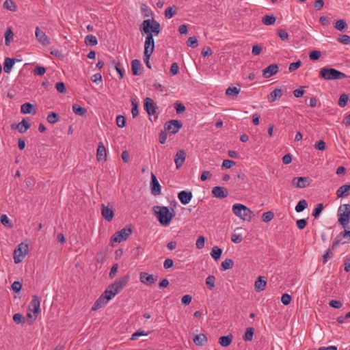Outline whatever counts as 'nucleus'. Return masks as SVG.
I'll return each mask as SVG.
<instances>
[{
  "instance_id": "1",
  "label": "nucleus",
  "mask_w": 350,
  "mask_h": 350,
  "mask_svg": "<svg viewBox=\"0 0 350 350\" xmlns=\"http://www.w3.org/2000/svg\"><path fill=\"white\" fill-rule=\"evenodd\" d=\"M154 212L161 224L167 226L174 217V213H171L167 206H155Z\"/></svg>"
},
{
  "instance_id": "2",
  "label": "nucleus",
  "mask_w": 350,
  "mask_h": 350,
  "mask_svg": "<svg viewBox=\"0 0 350 350\" xmlns=\"http://www.w3.org/2000/svg\"><path fill=\"white\" fill-rule=\"evenodd\" d=\"M232 210L233 213L243 221H250L254 216V212L242 204H234Z\"/></svg>"
},
{
  "instance_id": "3",
  "label": "nucleus",
  "mask_w": 350,
  "mask_h": 350,
  "mask_svg": "<svg viewBox=\"0 0 350 350\" xmlns=\"http://www.w3.org/2000/svg\"><path fill=\"white\" fill-rule=\"evenodd\" d=\"M319 76L325 80H336L347 78V75L335 68H323L319 72Z\"/></svg>"
},
{
  "instance_id": "4",
  "label": "nucleus",
  "mask_w": 350,
  "mask_h": 350,
  "mask_svg": "<svg viewBox=\"0 0 350 350\" xmlns=\"http://www.w3.org/2000/svg\"><path fill=\"white\" fill-rule=\"evenodd\" d=\"M337 216L339 224L346 228L350 221V204L340 205L338 209Z\"/></svg>"
},
{
  "instance_id": "5",
  "label": "nucleus",
  "mask_w": 350,
  "mask_h": 350,
  "mask_svg": "<svg viewBox=\"0 0 350 350\" xmlns=\"http://www.w3.org/2000/svg\"><path fill=\"white\" fill-rule=\"evenodd\" d=\"M130 280L129 275H125L111 284V299L118 294L127 284Z\"/></svg>"
},
{
  "instance_id": "6",
  "label": "nucleus",
  "mask_w": 350,
  "mask_h": 350,
  "mask_svg": "<svg viewBox=\"0 0 350 350\" xmlns=\"http://www.w3.org/2000/svg\"><path fill=\"white\" fill-rule=\"evenodd\" d=\"M139 30L142 34H146V36L150 35L153 38V36H157L160 33V23H142Z\"/></svg>"
},
{
  "instance_id": "7",
  "label": "nucleus",
  "mask_w": 350,
  "mask_h": 350,
  "mask_svg": "<svg viewBox=\"0 0 350 350\" xmlns=\"http://www.w3.org/2000/svg\"><path fill=\"white\" fill-rule=\"evenodd\" d=\"M131 234L132 229L131 228L125 227L122 228L113 235V238L111 240L112 242L111 245H113L114 243H121L122 241L126 240Z\"/></svg>"
},
{
  "instance_id": "8",
  "label": "nucleus",
  "mask_w": 350,
  "mask_h": 350,
  "mask_svg": "<svg viewBox=\"0 0 350 350\" xmlns=\"http://www.w3.org/2000/svg\"><path fill=\"white\" fill-rule=\"evenodd\" d=\"M28 253V245L21 243L14 251V260L16 264L21 262Z\"/></svg>"
},
{
  "instance_id": "9",
  "label": "nucleus",
  "mask_w": 350,
  "mask_h": 350,
  "mask_svg": "<svg viewBox=\"0 0 350 350\" xmlns=\"http://www.w3.org/2000/svg\"><path fill=\"white\" fill-rule=\"evenodd\" d=\"M109 287L107 288L104 293L96 301L92 308V310H96L103 307L109 300Z\"/></svg>"
},
{
  "instance_id": "10",
  "label": "nucleus",
  "mask_w": 350,
  "mask_h": 350,
  "mask_svg": "<svg viewBox=\"0 0 350 350\" xmlns=\"http://www.w3.org/2000/svg\"><path fill=\"white\" fill-rule=\"evenodd\" d=\"M183 124L180 121L177 120H172L167 122L165 124V130L170 133L175 134L181 129Z\"/></svg>"
},
{
  "instance_id": "11",
  "label": "nucleus",
  "mask_w": 350,
  "mask_h": 350,
  "mask_svg": "<svg viewBox=\"0 0 350 350\" xmlns=\"http://www.w3.org/2000/svg\"><path fill=\"white\" fill-rule=\"evenodd\" d=\"M35 35L38 42L44 46H48L50 44V39L46 35V33L38 27L36 28Z\"/></svg>"
},
{
  "instance_id": "12",
  "label": "nucleus",
  "mask_w": 350,
  "mask_h": 350,
  "mask_svg": "<svg viewBox=\"0 0 350 350\" xmlns=\"http://www.w3.org/2000/svg\"><path fill=\"white\" fill-rule=\"evenodd\" d=\"M310 184V180L308 177H295L292 180V185L297 188H305Z\"/></svg>"
},
{
  "instance_id": "13",
  "label": "nucleus",
  "mask_w": 350,
  "mask_h": 350,
  "mask_svg": "<svg viewBox=\"0 0 350 350\" xmlns=\"http://www.w3.org/2000/svg\"><path fill=\"white\" fill-rule=\"evenodd\" d=\"M150 189L151 193L153 196H159L161 194V185L153 173L151 174Z\"/></svg>"
},
{
  "instance_id": "14",
  "label": "nucleus",
  "mask_w": 350,
  "mask_h": 350,
  "mask_svg": "<svg viewBox=\"0 0 350 350\" xmlns=\"http://www.w3.org/2000/svg\"><path fill=\"white\" fill-rule=\"evenodd\" d=\"M144 106L149 116L154 115L156 113V104L152 99L146 98Z\"/></svg>"
},
{
  "instance_id": "15",
  "label": "nucleus",
  "mask_w": 350,
  "mask_h": 350,
  "mask_svg": "<svg viewBox=\"0 0 350 350\" xmlns=\"http://www.w3.org/2000/svg\"><path fill=\"white\" fill-rule=\"evenodd\" d=\"M40 300L39 297L36 295H33L32 297V300L30 302L29 304V310L32 311L34 313V319L37 317V314L39 312L40 310Z\"/></svg>"
},
{
  "instance_id": "16",
  "label": "nucleus",
  "mask_w": 350,
  "mask_h": 350,
  "mask_svg": "<svg viewBox=\"0 0 350 350\" xmlns=\"http://www.w3.org/2000/svg\"><path fill=\"white\" fill-rule=\"evenodd\" d=\"M186 159V152L184 150H179L177 151L175 158L174 163L176 167L179 169L184 163Z\"/></svg>"
},
{
  "instance_id": "17",
  "label": "nucleus",
  "mask_w": 350,
  "mask_h": 350,
  "mask_svg": "<svg viewBox=\"0 0 350 350\" xmlns=\"http://www.w3.org/2000/svg\"><path fill=\"white\" fill-rule=\"evenodd\" d=\"M212 193L214 197L218 198H225L228 196V190L225 187H215L212 189Z\"/></svg>"
},
{
  "instance_id": "18",
  "label": "nucleus",
  "mask_w": 350,
  "mask_h": 350,
  "mask_svg": "<svg viewBox=\"0 0 350 350\" xmlns=\"http://www.w3.org/2000/svg\"><path fill=\"white\" fill-rule=\"evenodd\" d=\"M192 196V193L190 191H181L178 194L179 200L184 205L187 204L191 201Z\"/></svg>"
},
{
  "instance_id": "19",
  "label": "nucleus",
  "mask_w": 350,
  "mask_h": 350,
  "mask_svg": "<svg viewBox=\"0 0 350 350\" xmlns=\"http://www.w3.org/2000/svg\"><path fill=\"white\" fill-rule=\"evenodd\" d=\"M278 72L277 64H272L262 70V75L265 78H269Z\"/></svg>"
},
{
  "instance_id": "20",
  "label": "nucleus",
  "mask_w": 350,
  "mask_h": 350,
  "mask_svg": "<svg viewBox=\"0 0 350 350\" xmlns=\"http://www.w3.org/2000/svg\"><path fill=\"white\" fill-rule=\"evenodd\" d=\"M154 49V42L153 38L150 35V36H146V41L144 44V53L151 54L153 53Z\"/></svg>"
},
{
  "instance_id": "21",
  "label": "nucleus",
  "mask_w": 350,
  "mask_h": 350,
  "mask_svg": "<svg viewBox=\"0 0 350 350\" xmlns=\"http://www.w3.org/2000/svg\"><path fill=\"white\" fill-rule=\"evenodd\" d=\"M139 280L142 283L147 285H152L155 282L153 275L146 272H141L139 274Z\"/></svg>"
},
{
  "instance_id": "22",
  "label": "nucleus",
  "mask_w": 350,
  "mask_h": 350,
  "mask_svg": "<svg viewBox=\"0 0 350 350\" xmlns=\"http://www.w3.org/2000/svg\"><path fill=\"white\" fill-rule=\"evenodd\" d=\"M350 195V184H345L340 187L336 191L338 198H342Z\"/></svg>"
},
{
  "instance_id": "23",
  "label": "nucleus",
  "mask_w": 350,
  "mask_h": 350,
  "mask_svg": "<svg viewBox=\"0 0 350 350\" xmlns=\"http://www.w3.org/2000/svg\"><path fill=\"white\" fill-rule=\"evenodd\" d=\"M141 10L143 16L147 18L144 19L143 22H155L153 18L152 17V11L148 8V7L146 4H142Z\"/></svg>"
},
{
  "instance_id": "24",
  "label": "nucleus",
  "mask_w": 350,
  "mask_h": 350,
  "mask_svg": "<svg viewBox=\"0 0 350 350\" xmlns=\"http://www.w3.org/2000/svg\"><path fill=\"white\" fill-rule=\"evenodd\" d=\"M96 158L98 161H105L107 159L106 148L101 142L99 144L97 148Z\"/></svg>"
},
{
  "instance_id": "25",
  "label": "nucleus",
  "mask_w": 350,
  "mask_h": 350,
  "mask_svg": "<svg viewBox=\"0 0 350 350\" xmlns=\"http://www.w3.org/2000/svg\"><path fill=\"white\" fill-rule=\"evenodd\" d=\"M18 61L16 59L5 57L3 63V71L5 73H10L15 62Z\"/></svg>"
},
{
  "instance_id": "26",
  "label": "nucleus",
  "mask_w": 350,
  "mask_h": 350,
  "mask_svg": "<svg viewBox=\"0 0 350 350\" xmlns=\"http://www.w3.org/2000/svg\"><path fill=\"white\" fill-rule=\"evenodd\" d=\"M282 96V91L280 88H275L268 96V100L270 103L274 102L276 99L280 98Z\"/></svg>"
},
{
  "instance_id": "27",
  "label": "nucleus",
  "mask_w": 350,
  "mask_h": 350,
  "mask_svg": "<svg viewBox=\"0 0 350 350\" xmlns=\"http://www.w3.org/2000/svg\"><path fill=\"white\" fill-rule=\"evenodd\" d=\"M267 284V281L262 276H259L255 281V289L258 291H262L265 289Z\"/></svg>"
},
{
  "instance_id": "28",
  "label": "nucleus",
  "mask_w": 350,
  "mask_h": 350,
  "mask_svg": "<svg viewBox=\"0 0 350 350\" xmlns=\"http://www.w3.org/2000/svg\"><path fill=\"white\" fill-rule=\"evenodd\" d=\"M142 64L138 59H133L131 62V70L133 75H139Z\"/></svg>"
},
{
  "instance_id": "29",
  "label": "nucleus",
  "mask_w": 350,
  "mask_h": 350,
  "mask_svg": "<svg viewBox=\"0 0 350 350\" xmlns=\"http://www.w3.org/2000/svg\"><path fill=\"white\" fill-rule=\"evenodd\" d=\"M193 342L198 346H203L207 342V338L204 334H200L195 336Z\"/></svg>"
},
{
  "instance_id": "30",
  "label": "nucleus",
  "mask_w": 350,
  "mask_h": 350,
  "mask_svg": "<svg viewBox=\"0 0 350 350\" xmlns=\"http://www.w3.org/2000/svg\"><path fill=\"white\" fill-rule=\"evenodd\" d=\"M233 339V336L231 334L228 336H221L219 338V343L222 347H228L230 345Z\"/></svg>"
},
{
  "instance_id": "31",
  "label": "nucleus",
  "mask_w": 350,
  "mask_h": 350,
  "mask_svg": "<svg viewBox=\"0 0 350 350\" xmlns=\"http://www.w3.org/2000/svg\"><path fill=\"white\" fill-rule=\"evenodd\" d=\"M29 127L30 124L25 119H23L21 122L16 125V129H17L21 133H25Z\"/></svg>"
},
{
  "instance_id": "32",
  "label": "nucleus",
  "mask_w": 350,
  "mask_h": 350,
  "mask_svg": "<svg viewBox=\"0 0 350 350\" xmlns=\"http://www.w3.org/2000/svg\"><path fill=\"white\" fill-rule=\"evenodd\" d=\"M34 109L33 105L29 103H25L23 104L21 107V111L22 113H36V111L34 110L33 111V109Z\"/></svg>"
},
{
  "instance_id": "33",
  "label": "nucleus",
  "mask_w": 350,
  "mask_h": 350,
  "mask_svg": "<svg viewBox=\"0 0 350 350\" xmlns=\"http://www.w3.org/2000/svg\"><path fill=\"white\" fill-rule=\"evenodd\" d=\"M72 111L73 112L79 116H83L85 114L87 110L84 107H81L77 104H74L72 105Z\"/></svg>"
},
{
  "instance_id": "34",
  "label": "nucleus",
  "mask_w": 350,
  "mask_h": 350,
  "mask_svg": "<svg viewBox=\"0 0 350 350\" xmlns=\"http://www.w3.org/2000/svg\"><path fill=\"white\" fill-rule=\"evenodd\" d=\"M5 44L9 46L11 41L13 40L14 33L11 28L9 27L5 32Z\"/></svg>"
},
{
  "instance_id": "35",
  "label": "nucleus",
  "mask_w": 350,
  "mask_h": 350,
  "mask_svg": "<svg viewBox=\"0 0 350 350\" xmlns=\"http://www.w3.org/2000/svg\"><path fill=\"white\" fill-rule=\"evenodd\" d=\"M254 329L253 327H247L243 336V340L245 341H251L253 339Z\"/></svg>"
},
{
  "instance_id": "36",
  "label": "nucleus",
  "mask_w": 350,
  "mask_h": 350,
  "mask_svg": "<svg viewBox=\"0 0 350 350\" xmlns=\"http://www.w3.org/2000/svg\"><path fill=\"white\" fill-rule=\"evenodd\" d=\"M221 253L222 250L219 247L215 246L212 248L211 255L213 259L218 260L220 258Z\"/></svg>"
},
{
  "instance_id": "37",
  "label": "nucleus",
  "mask_w": 350,
  "mask_h": 350,
  "mask_svg": "<svg viewBox=\"0 0 350 350\" xmlns=\"http://www.w3.org/2000/svg\"><path fill=\"white\" fill-rule=\"evenodd\" d=\"M215 277L214 275H208L206 278V284L209 290H213L215 288Z\"/></svg>"
},
{
  "instance_id": "38",
  "label": "nucleus",
  "mask_w": 350,
  "mask_h": 350,
  "mask_svg": "<svg viewBox=\"0 0 350 350\" xmlns=\"http://www.w3.org/2000/svg\"><path fill=\"white\" fill-rule=\"evenodd\" d=\"M308 207V202L306 200H301L295 206V211L297 213H300L303 211L305 208Z\"/></svg>"
},
{
  "instance_id": "39",
  "label": "nucleus",
  "mask_w": 350,
  "mask_h": 350,
  "mask_svg": "<svg viewBox=\"0 0 350 350\" xmlns=\"http://www.w3.org/2000/svg\"><path fill=\"white\" fill-rule=\"evenodd\" d=\"M234 262L232 259L227 258L221 262V268L223 270H228L232 268Z\"/></svg>"
},
{
  "instance_id": "40",
  "label": "nucleus",
  "mask_w": 350,
  "mask_h": 350,
  "mask_svg": "<svg viewBox=\"0 0 350 350\" xmlns=\"http://www.w3.org/2000/svg\"><path fill=\"white\" fill-rule=\"evenodd\" d=\"M59 116L55 112H51L46 118L47 121L50 124H55L59 120Z\"/></svg>"
},
{
  "instance_id": "41",
  "label": "nucleus",
  "mask_w": 350,
  "mask_h": 350,
  "mask_svg": "<svg viewBox=\"0 0 350 350\" xmlns=\"http://www.w3.org/2000/svg\"><path fill=\"white\" fill-rule=\"evenodd\" d=\"M85 42L87 45L94 46L97 44V39L93 35H88L85 38Z\"/></svg>"
},
{
  "instance_id": "42",
  "label": "nucleus",
  "mask_w": 350,
  "mask_h": 350,
  "mask_svg": "<svg viewBox=\"0 0 350 350\" xmlns=\"http://www.w3.org/2000/svg\"><path fill=\"white\" fill-rule=\"evenodd\" d=\"M3 8L10 11L16 10V5L12 0H5L3 3Z\"/></svg>"
},
{
  "instance_id": "43",
  "label": "nucleus",
  "mask_w": 350,
  "mask_h": 350,
  "mask_svg": "<svg viewBox=\"0 0 350 350\" xmlns=\"http://www.w3.org/2000/svg\"><path fill=\"white\" fill-rule=\"evenodd\" d=\"M187 44L188 46L191 47L193 49L196 48L198 46V42L196 36H191L188 38L187 41Z\"/></svg>"
},
{
  "instance_id": "44",
  "label": "nucleus",
  "mask_w": 350,
  "mask_h": 350,
  "mask_svg": "<svg viewBox=\"0 0 350 350\" xmlns=\"http://www.w3.org/2000/svg\"><path fill=\"white\" fill-rule=\"evenodd\" d=\"M240 89L237 87H229L226 90V94L228 96H234L239 94Z\"/></svg>"
},
{
  "instance_id": "45",
  "label": "nucleus",
  "mask_w": 350,
  "mask_h": 350,
  "mask_svg": "<svg viewBox=\"0 0 350 350\" xmlns=\"http://www.w3.org/2000/svg\"><path fill=\"white\" fill-rule=\"evenodd\" d=\"M349 100V96L346 94H342L340 96L339 100H338V105L340 107H344L347 105V102Z\"/></svg>"
},
{
  "instance_id": "46",
  "label": "nucleus",
  "mask_w": 350,
  "mask_h": 350,
  "mask_svg": "<svg viewBox=\"0 0 350 350\" xmlns=\"http://www.w3.org/2000/svg\"><path fill=\"white\" fill-rule=\"evenodd\" d=\"M131 104H132V109H131L132 116H133V118H135L138 116V113H139L138 104L135 99L131 100Z\"/></svg>"
},
{
  "instance_id": "47",
  "label": "nucleus",
  "mask_w": 350,
  "mask_h": 350,
  "mask_svg": "<svg viewBox=\"0 0 350 350\" xmlns=\"http://www.w3.org/2000/svg\"><path fill=\"white\" fill-rule=\"evenodd\" d=\"M148 332H145L144 330H139V331H137L135 332H134L131 337V340H136L138 339V338L139 336H148Z\"/></svg>"
},
{
  "instance_id": "48",
  "label": "nucleus",
  "mask_w": 350,
  "mask_h": 350,
  "mask_svg": "<svg viewBox=\"0 0 350 350\" xmlns=\"http://www.w3.org/2000/svg\"><path fill=\"white\" fill-rule=\"evenodd\" d=\"M274 217V214L271 211H267L262 215V220L264 222L270 221Z\"/></svg>"
},
{
  "instance_id": "49",
  "label": "nucleus",
  "mask_w": 350,
  "mask_h": 350,
  "mask_svg": "<svg viewBox=\"0 0 350 350\" xmlns=\"http://www.w3.org/2000/svg\"><path fill=\"white\" fill-rule=\"evenodd\" d=\"M102 215L107 220L109 221V205L105 206V204H102Z\"/></svg>"
},
{
  "instance_id": "50",
  "label": "nucleus",
  "mask_w": 350,
  "mask_h": 350,
  "mask_svg": "<svg viewBox=\"0 0 350 350\" xmlns=\"http://www.w3.org/2000/svg\"><path fill=\"white\" fill-rule=\"evenodd\" d=\"M126 119L124 116L119 115L116 118L117 126L120 128H123L125 126Z\"/></svg>"
},
{
  "instance_id": "51",
  "label": "nucleus",
  "mask_w": 350,
  "mask_h": 350,
  "mask_svg": "<svg viewBox=\"0 0 350 350\" xmlns=\"http://www.w3.org/2000/svg\"><path fill=\"white\" fill-rule=\"evenodd\" d=\"M231 240L235 243H239L243 241V236L241 234L234 232L231 235Z\"/></svg>"
},
{
  "instance_id": "52",
  "label": "nucleus",
  "mask_w": 350,
  "mask_h": 350,
  "mask_svg": "<svg viewBox=\"0 0 350 350\" xmlns=\"http://www.w3.org/2000/svg\"><path fill=\"white\" fill-rule=\"evenodd\" d=\"M323 208V204H318L317 205V206L315 207V208L314 209V211L312 213V216L315 218H317L319 216V215L321 214V213L322 212Z\"/></svg>"
},
{
  "instance_id": "53",
  "label": "nucleus",
  "mask_w": 350,
  "mask_h": 350,
  "mask_svg": "<svg viewBox=\"0 0 350 350\" xmlns=\"http://www.w3.org/2000/svg\"><path fill=\"white\" fill-rule=\"evenodd\" d=\"M205 238L203 236H200L196 240V245L198 249H202L204 247Z\"/></svg>"
},
{
  "instance_id": "54",
  "label": "nucleus",
  "mask_w": 350,
  "mask_h": 350,
  "mask_svg": "<svg viewBox=\"0 0 350 350\" xmlns=\"http://www.w3.org/2000/svg\"><path fill=\"white\" fill-rule=\"evenodd\" d=\"M301 62L300 60H298L296 62L290 64L289 67H288L289 72H294L297 68H299L301 66Z\"/></svg>"
},
{
  "instance_id": "55",
  "label": "nucleus",
  "mask_w": 350,
  "mask_h": 350,
  "mask_svg": "<svg viewBox=\"0 0 350 350\" xmlns=\"http://www.w3.org/2000/svg\"><path fill=\"white\" fill-rule=\"evenodd\" d=\"M46 72V68L43 66H36L34 69H33V74L35 75H39V76H42Z\"/></svg>"
},
{
  "instance_id": "56",
  "label": "nucleus",
  "mask_w": 350,
  "mask_h": 350,
  "mask_svg": "<svg viewBox=\"0 0 350 350\" xmlns=\"http://www.w3.org/2000/svg\"><path fill=\"white\" fill-rule=\"evenodd\" d=\"M1 222L3 225L8 227H12V224L10 220L8 219L6 215H2L1 216Z\"/></svg>"
},
{
  "instance_id": "57",
  "label": "nucleus",
  "mask_w": 350,
  "mask_h": 350,
  "mask_svg": "<svg viewBox=\"0 0 350 350\" xmlns=\"http://www.w3.org/2000/svg\"><path fill=\"white\" fill-rule=\"evenodd\" d=\"M13 320L16 323H22L25 322L23 316L20 313H16L13 316Z\"/></svg>"
},
{
  "instance_id": "58",
  "label": "nucleus",
  "mask_w": 350,
  "mask_h": 350,
  "mask_svg": "<svg viewBox=\"0 0 350 350\" xmlns=\"http://www.w3.org/2000/svg\"><path fill=\"white\" fill-rule=\"evenodd\" d=\"M291 297L290 295L287 293H284L282 295L281 297V301L284 305H288L291 303Z\"/></svg>"
},
{
  "instance_id": "59",
  "label": "nucleus",
  "mask_w": 350,
  "mask_h": 350,
  "mask_svg": "<svg viewBox=\"0 0 350 350\" xmlns=\"http://www.w3.org/2000/svg\"><path fill=\"white\" fill-rule=\"evenodd\" d=\"M307 225V221L305 219H300L297 220L296 221V226L298 229L302 230L304 229Z\"/></svg>"
},
{
  "instance_id": "60",
  "label": "nucleus",
  "mask_w": 350,
  "mask_h": 350,
  "mask_svg": "<svg viewBox=\"0 0 350 350\" xmlns=\"http://www.w3.org/2000/svg\"><path fill=\"white\" fill-rule=\"evenodd\" d=\"M235 165V162L232 160L226 159L222 163V167L229 169Z\"/></svg>"
},
{
  "instance_id": "61",
  "label": "nucleus",
  "mask_w": 350,
  "mask_h": 350,
  "mask_svg": "<svg viewBox=\"0 0 350 350\" xmlns=\"http://www.w3.org/2000/svg\"><path fill=\"white\" fill-rule=\"evenodd\" d=\"M321 57V52L319 51H312L310 53L309 57L311 60H317Z\"/></svg>"
},
{
  "instance_id": "62",
  "label": "nucleus",
  "mask_w": 350,
  "mask_h": 350,
  "mask_svg": "<svg viewBox=\"0 0 350 350\" xmlns=\"http://www.w3.org/2000/svg\"><path fill=\"white\" fill-rule=\"evenodd\" d=\"M12 288L14 292L18 293L22 288V284L18 281H15L12 284Z\"/></svg>"
},
{
  "instance_id": "63",
  "label": "nucleus",
  "mask_w": 350,
  "mask_h": 350,
  "mask_svg": "<svg viewBox=\"0 0 350 350\" xmlns=\"http://www.w3.org/2000/svg\"><path fill=\"white\" fill-rule=\"evenodd\" d=\"M55 88L60 93H64L66 92L65 84L63 82H57L55 84Z\"/></svg>"
},
{
  "instance_id": "64",
  "label": "nucleus",
  "mask_w": 350,
  "mask_h": 350,
  "mask_svg": "<svg viewBox=\"0 0 350 350\" xmlns=\"http://www.w3.org/2000/svg\"><path fill=\"white\" fill-rule=\"evenodd\" d=\"M338 41L342 44H347L350 42V36L347 35H342L338 38Z\"/></svg>"
}]
</instances>
